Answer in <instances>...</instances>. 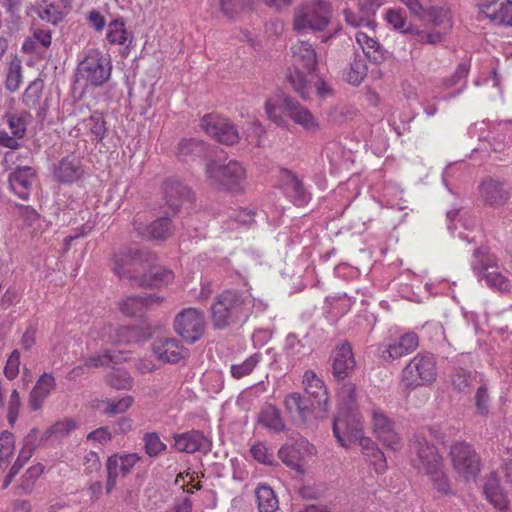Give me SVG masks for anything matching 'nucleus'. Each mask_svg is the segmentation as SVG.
Instances as JSON below:
<instances>
[{
  "label": "nucleus",
  "mask_w": 512,
  "mask_h": 512,
  "mask_svg": "<svg viewBox=\"0 0 512 512\" xmlns=\"http://www.w3.org/2000/svg\"><path fill=\"white\" fill-rule=\"evenodd\" d=\"M284 406L292 420L300 424H306L313 419H323L327 415L324 409L316 407L309 398L298 392L288 394L284 399Z\"/></svg>",
  "instance_id": "13"
},
{
  "label": "nucleus",
  "mask_w": 512,
  "mask_h": 512,
  "mask_svg": "<svg viewBox=\"0 0 512 512\" xmlns=\"http://www.w3.org/2000/svg\"><path fill=\"white\" fill-rule=\"evenodd\" d=\"M277 454L283 464L297 472H303L307 461L306 455L300 450H277Z\"/></svg>",
  "instance_id": "44"
},
{
  "label": "nucleus",
  "mask_w": 512,
  "mask_h": 512,
  "mask_svg": "<svg viewBox=\"0 0 512 512\" xmlns=\"http://www.w3.org/2000/svg\"><path fill=\"white\" fill-rule=\"evenodd\" d=\"M152 259L153 253L145 248L123 247L113 255L112 270L119 278L137 285L143 271H146L147 262Z\"/></svg>",
  "instance_id": "5"
},
{
  "label": "nucleus",
  "mask_w": 512,
  "mask_h": 512,
  "mask_svg": "<svg viewBox=\"0 0 512 512\" xmlns=\"http://www.w3.org/2000/svg\"><path fill=\"white\" fill-rule=\"evenodd\" d=\"M451 382L459 392H465L476 381L477 375L463 368H455L451 373Z\"/></svg>",
  "instance_id": "47"
},
{
  "label": "nucleus",
  "mask_w": 512,
  "mask_h": 512,
  "mask_svg": "<svg viewBox=\"0 0 512 512\" xmlns=\"http://www.w3.org/2000/svg\"><path fill=\"white\" fill-rule=\"evenodd\" d=\"M257 419L260 425L274 433H278L286 429L281 411L273 404H265L261 408Z\"/></svg>",
  "instance_id": "32"
},
{
  "label": "nucleus",
  "mask_w": 512,
  "mask_h": 512,
  "mask_svg": "<svg viewBox=\"0 0 512 512\" xmlns=\"http://www.w3.org/2000/svg\"><path fill=\"white\" fill-rule=\"evenodd\" d=\"M261 361V354L254 353L240 364H232L230 372L233 378L241 379L252 373L257 364Z\"/></svg>",
  "instance_id": "48"
},
{
  "label": "nucleus",
  "mask_w": 512,
  "mask_h": 512,
  "mask_svg": "<svg viewBox=\"0 0 512 512\" xmlns=\"http://www.w3.org/2000/svg\"><path fill=\"white\" fill-rule=\"evenodd\" d=\"M474 399L477 412L481 415H487L489 412L490 397L485 384L477 388Z\"/></svg>",
  "instance_id": "58"
},
{
  "label": "nucleus",
  "mask_w": 512,
  "mask_h": 512,
  "mask_svg": "<svg viewBox=\"0 0 512 512\" xmlns=\"http://www.w3.org/2000/svg\"><path fill=\"white\" fill-rule=\"evenodd\" d=\"M30 457L31 450H19L16 458L13 450H0V475L9 468V472L2 481V489L5 490L10 486L14 477Z\"/></svg>",
  "instance_id": "23"
},
{
  "label": "nucleus",
  "mask_w": 512,
  "mask_h": 512,
  "mask_svg": "<svg viewBox=\"0 0 512 512\" xmlns=\"http://www.w3.org/2000/svg\"><path fill=\"white\" fill-rule=\"evenodd\" d=\"M157 257L153 253V259L147 262L146 271H143L136 286L162 287L174 280V272L164 266L158 265Z\"/></svg>",
  "instance_id": "22"
},
{
  "label": "nucleus",
  "mask_w": 512,
  "mask_h": 512,
  "mask_svg": "<svg viewBox=\"0 0 512 512\" xmlns=\"http://www.w3.org/2000/svg\"><path fill=\"white\" fill-rule=\"evenodd\" d=\"M425 18H427L428 22H430L433 26L442 27L443 31H446L447 33L452 28V21L449 15V11L444 8H427V14Z\"/></svg>",
  "instance_id": "45"
},
{
  "label": "nucleus",
  "mask_w": 512,
  "mask_h": 512,
  "mask_svg": "<svg viewBox=\"0 0 512 512\" xmlns=\"http://www.w3.org/2000/svg\"><path fill=\"white\" fill-rule=\"evenodd\" d=\"M329 364L334 379L343 381L348 378L356 367L351 343L344 341L336 346L331 352Z\"/></svg>",
  "instance_id": "15"
},
{
  "label": "nucleus",
  "mask_w": 512,
  "mask_h": 512,
  "mask_svg": "<svg viewBox=\"0 0 512 512\" xmlns=\"http://www.w3.org/2000/svg\"><path fill=\"white\" fill-rule=\"evenodd\" d=\"M221 11L225 16L233 18L251 5V0H219Z\"/></svg>",
  "instance_id": "55"
},
{
  "label": "nucleus",
  "mask_w": 512,
  "mask_h": 512,
  "mask_svg": "<svg viewBox=\"0 0 512 512\" xmlns=\"http://www.w3.org/2000/svg\"><path fill=\"white\" fill-rule=\"evenodd\" d=\"M479 192L487 205L499 207L504 205L510 198L511 188L505 180L486 177L479 184Z\"/></svg>",
  "instance_id": "19"
},
{
  "label": "nucleus",
  "mask_w": 512,
  "mask_h": 512,
  "mask_svg": "<svg viewBox=\"0 0 512 512\" xmlns=\"http://www.w3.org/2000/svg\"><path fill=\"white\" fill-rule=\"evenodd\" d=\"M355 38L365 55L375 63H380L385 59L382 46L373 36H370L365 32L358 31L355 34Z\"/></svg>",
  "instance_id": "35"
},
{
  "label": "nucleus",
  "mask_w": 512,
  "mask_h": 512,
  "mask_svg": "<svg viewBox=\"0 0 512 512\" xmlns=\"http://www.w3.org/2000/svg\"><path fill=\"white\" fill-rule=\"evenodd\" d=\"M278 111L288 115L296 124L301 125L307 130L318 128V123L312 113L290 96H285L278 106L272 104L269 100L266 101L265 113L268 118L277 125H282L284 120Z\"/></svg>",
  "instance_id": "8"
},
{
  "label": "nucleus",
  "mask_w": 512,
  "mask_h": 512,
  "mask_svg": "<svg viewBox=\"0 0 512 512\" xmlns=\"http://www.w3.org/2000/svg\"><path fill=\"white\" fill-rule=\"evenodd\" d=\"M20 407H21L20 396H19L18 391L16 389H14L10 395V399L8 402V413H7L8 422L12 426L14 425V423L16 422V420L19 416Z\"/></svg>",
  "instance_id": "63"
},
{
  "label": "nucleus",
  "mask_w": 512,
  "mask_h": 512,
  "mask_svg": "<svg viewBox=\"0 0 512 512\" xmlns=\"http://www.w3.org/2000/svg\"><path fill=\"white\" fill-rule=\"evenodd\" d=\"M36 177L34 168L17 166L8 176L9 188L21 200L28 201Z\"/></svg>",
  "instance_id": "21"
},
{
  "label": "nucleus",
  "mask_w": 512,
  "mask_h": 512,
  "mask_svg": "<svg viewBox=\"0 0 512 512\" xmlns=\"http://www.w3.org/2000/svg\"><path fill=\"white\" fill-rule=\"evenodd\" d=\"M482 12L498 24L512 26V0H496L483 4Z\"/></svg>",
  "instance_id": "30"
},
{
  "label": "nucleus",
  "mask_w": 512,
  "mask_h": 512,
  "mask_svg": "<svg viewBox=\"0 0 512 512\" xmlns=\"http://www.w3.org/2000/svg\"><path fill=\"white\" fill-rule=\"evenodd\" d=\"M20 365V352L14 350L9 356L6 365L4 367V374L9 380H13L19 373Z\"/></svg>",
  "instance_id": "64"
},
{
  "label": "nucleus",
  "mask_w": 512,
  "mask_h": 512,
  "mask_svg": "<svg viewBox=\"0 0 512 512\" xmlns=\"http://www.w3.org/2000/svg\"><path fill=\"white\" fill-rule=\"evenodd\" d=\"M164 198L167 206L176 214L181 207H190L195 201L191 188L176 178H169L164 184Z\"/></svg>",
  "instance_id": "16"
},
{
  "label": "nucleus",
  "mask_w": 512,
  "mask_h": 512,
  "mask_svg": "<svg viewBox=\"0 0 512 512\" xmlns=\"http://www.w3.org/2000/svg\"><path fill=\"white\" fill-rule=\"evenodd\" d=\"M37 14L41 20L53 25H57L63 19L62 13L59 11L58 7L53 4L39 8Z\"/></svg>",
  "instance_id": "59"
},
{
  "label": "nucleus",
  "mask_w": 512,
  "mask_h": 512,
  "mask_svg": "<svg viewBox=\"0 0 512 512\" xmlns=\"http://www.w3.org/2000/svg\"><path fill=\"white\" fill-rule=\"evenodd\" d=\"M115 354L112 350H106L104 353L89 357L85 361L87 367H103L108 366L110 363L115 362Z\"/></svg>",
  "instance_id": "61"
},
{
  "label": "nucleus",
  "mask_w": 512,
  "mask_h": 512,
  "mask_svg": "<svg viewBox=\"0 0 512 512\" xmlns=\"http://www.w3.org/2000/svg\"><path fill=\"white\" fill-rule=\"evenodd\" d=\"M206 175L212 182L229 191H239L245 180L246 172L241 163L230 160L226 164L216 161L206 165Z\"/></svg>",
  "instance_id": "10"
},
{
  "label": "nucleus",
  "mask_w": 512,
  "mask_h": 512,
  "mask_svg": "<svg viewBox=\"0 0 512 512\" xmlns=\"http://www.w3.org/2000/svg\"><path fill=\"white\" fill-rule=\"evenodd\" d=\"M201 127L207 135L224 145H234L240 139L235 125L218 114L204 115L201 119Z\"/></svg>",
  "instance_id": "14"
},
{
  "label": "nucleus",
  "mask_w": 512,
  "mask_h": 512,
  "mask_svg": "<svg viewBox=\"0 0 512 512\" xmlns=\"http://www.w3.org/2000/svg\"><path fill=\"white\" fill-rule=\"evenodd\" d=\"M412 463L420 472L431 477L434 488L442 495L451 493V485L442 470V458L437 450H417Z\"/></svg>",
  "instance_id": "9"
},
{
  "label": "nucleus",
  "mask_w": 512,
  "mask_h": 512,
  "mask_svg": "<svg viewBox=\"0 0 512 512\" xmlns=\"http://www.w3.org/2000/svg\"><path fill=\"white\" fill-rule=\"evenodd\" d=\"M77 427V423L70 418L57 421L55 424H53L48 430L47 434L48 437L55 436V437H64L68 435L70 432L75 430Z\"/></svg>",
  "instance_id": "57"
},
{
  "label": "nucleus",
  "mask_w": 512,
  "mask_h": 512,
  "mask_svg": "<svg viewBox=\"0 0 512 512\" xmlns=\"http://www.w3.org/2000/svg\"><path fill=\"white\" fill-rule=\"evenodd\" d=\"M152 350L157 357L167 363H178L185 358L188 350L175 338H161L153 343Z\"/></svg>",
  "instance_id": "28"
},
{
  "label": "nucleus",
  "mask_w": 512,
  "mask_h": 512,
  "mask_svg": "<svg viewBox=\"0 0 512 512\" xmlns=\"http://www.w3.org/2000/svg\"><path fill=\"white\" fill-rule=\"evenodd\" d=\"M419 345L415 332H408L378 348L380 358L388 363L412 353Z\"/></svg>",
  "instance_id": "17"
},
{
  "label": "nucleus",
  "mask_w": 512,
  "mask_h": 512,
  "mask_svg": "<svg viewBox=\"0 0 512 512\" xmlns=\"http://www.w3.org/2000/svg\"><path fill=\"white\" fill-rule=\"evenodd\" d=\"M134 398L132 396H125L118 401H108L105 413L109 416L124 413L133 404Z\"/></svg>",
  "instance_id": "60"
},
{
  "label": "nucleus",
  "mask_w": 512,
  "mask_h": 512,
  "mask_svg": "<svg viewBox=\"0 0 512 512\" xmlns=\"http://www.w3.org/2000/svg\"><path fill=\"white\" fill-rule=\"evenodd\" d=\"M415 36L416 41L421 44H439L442 43L446 36V31H433V32H425L422 30H418L417 28H414V32L411 34Z\"/></svg>",
  "instance_id": "56"
},
{
  "label": "nucleus",
  "mask_w": 512,
  "mask_h": 512,
  "mask_svg": "<svg viewBox=\"0 0 512 512\" xmlns=\"http://www.w3.org/2000/svg\"><path fill=\"white\" fill-rule=\"evenodd\" d=\"M498 259L491 249L482 245L473 251L471 266L473 272L484 279L486 284L500 292H507L512 288V283L504 274L498 271Z\"/></svg>",
  "instance_id": "6"
},
{
  "label": "nucleus",
  "mask_w": 512,
  "mask_h": 512,
  "mask_svg": "<svg viewBox=\"0 0 512 512\" xmlns=\"http://www.w3.org/2000/svg\"><path fill=\"white\" fill-rule=\"evenodd\" d=\"M436 360L431 353H418L402 369L400 384L407 390L430 385L436 380Z\"/></svg>",
  "instance_id": "7"
},
{
  "label": "nucleus",
  "mask_w": 512,
  "mask_h": 512,
  "mask_svg": "<svg viewBox=\"0 0 512 512\" xmlns=\"http://www.w3.org/2000/svg\"><path fill=\"white\" fill-rule=\"evenodd\" d=\"M367 75V65L364 58H355L346 74V80L353 86L362 83Z\"/></svg>",
  "instance_id": "51"
},
{
  "label": "nucleus",
  "mask_w": 512,
  "mask_h": 512,
  "mask_svg": "<svg viewBox=\"0 0 512 512\" xmlns=\"http://www.w3.org/2000/svg\"><path fill=\"white\" fill-rule=\"evenodd\" d=\"M147 236L154 240H165L172 234L169 217H160L150 223L146 228Z\"/></svg>",
  "instance_id": "42"
},
{
  "label": "nucleus",
  "mask_w": 512,
  "mask_h": 512,
  "mask_svg": "<svg viewBox=\"0 0 512 512\" xmlns=\"http://www.w3.org/2000/svg\"><path fill=\"white\" fill-rule=\"evenodd\" d=\"M294 71L289 72L288 82L294 91L304 100L310 99L311 85L303 74L315 73L317 69V53L311 43L308 41H298L291 46Z\"/></svg>",
  "instance_id": "3"
},
{
  "label": "nucleus",
  "mask_w": 512,
  "mask_h": 512,
  "mask_svg": "<svg viewBox=\"0 0 512 512\" xmlns=\"http://www.w3.org/2000/svg\"><path fill=\"white\" fill-rule=\"evenodd\" d=\"M78 71L87 84L99 87L110 79L111 60L109 57L102 55L99 50H91L80 63Z\"/></svg>",
  "instance_id": "12"
},
{
  "label": "nucleus",
  "mask_w": 512,
  "mask_h": 512,
  "mask_svg": "<svg viewBox=\"0 0 512 512\" xmlns=\"http://www.w3.org/2000/svg\"><path fill=\"white\" fill-rule=\"evenodd\" d=\"M372 429L375 437L387 448H393L400 442V436L395 429V422L383 410L374 407L371 411Z\"/></svg>",
  "instance_id": "18"
},
{
  "label": "nucleus",
  "mask_w": 512,
  "mask_h": 512,
  "mask_svg": "<svg viewBox=\"0 0 512 512\" xmlns=\"http://www.w3.org/2000/svg\"><path fill=\"white\" fill-rule=\"evenodd\" d=\"M255 298L247 286L223 290L213 300L209 313L212 327L224 330L242 325L253 313Z\"/></svg>",
  "instance_id": "2"
},
{
  "label": "nucleus",
  "mask_w": 512,
  "mask_h": 512,
  "mask_svg": "<svg viewBox=\"0 0 512 512\" xmlns=\"http://www.w3.org/2000/svg\"><path fill=\"white\" fill-rule=\"evenodd\" d=\"M173 327L184 341L193 344L204 335L206 329L204 312L197 308H185L175 316Z\"/></svg>",
  "instance_id": "11"
},
{
  "label": "nucleus",
  "mask_w": 512,
  "mask_h": 512,
  "mask_svg": "<svg viewBox=\"0 0 512 512\" xmlns=\"http://www.w3.org/2000/svg\"><path fill=\"white\" fill-rule=\"evenodd\" d=\"M163 301L162 297L156 294L141 293L128 296L120 303V311L129 317H142L153 305Z\"/></svg>",
  "instance_id": "26"
},
{
  "label": "nucleus",
  "mask_w": 512,
  "mask_h": 512,
  "mask_svg": "<svg viewBox=\"0 0 512 512\" xmlns=\"http://www.w3.org/2000/svg\"><path fill=\"white\" fill-rule=\"evenodd\" d=\"M338 413L333 421V433L342 447L359 445L368 448L371 442L363 435L361 416L358 411L356 386L343 383L337 392Z\"/></svg>",
  "instance_id": "1"
},
{
  "label": "nucleus",
  "mask_w": 512,
  "mask_h": 512,
  "mask_svg": "<svg viewBox=\"0 0 512 512\" xmlns=\"http://www.w3.org/2000/svg\"><path fill=\"white\" fill-rule=\"evenodd\" d=\"M127 35L125 23L122 19H115L109 23L106 38L111 44L124 45L127 41Z\"/></svg>",
  "instance_id": "52"
},
{
  "label": "nucleus",
  "mask_w": 512,
  "mask_h": 512,
  "mask_svg": "<svg viewBox=\"0 0 512 512\" xmlns=\"http://www.w3.org/2000/svg\"><path fill=\"white\" fill-rule=\"evenodd\" d=\"M469 70H470L469 63L461 62L457 66L455 72L450 77H447L443 80L442 84H443V87L446 89L455 87L463 80V85H462L461 89H459L455 93H451L448 96L444 97V100L452 99V98L460 95L463 92L464 88L466 87V82H467L466 78L469 74Z\"/></svg>",
  "instance_id": "40"
},
{
  "label": "nucleus",
  "mask_w": 512,
  "mask_h": 512,
  "mask_svg": "<svg viewBox=\"0 0 512 512\" xmlns=\"http://www.w3.org/2000/svg\"><path fill=\"white\" fill-rule=\"evenodd\" d=\"M175 485L186 493H193L201 489L198 475L194 472L179 473L175 479Z\"/></svg>",
  "instance_id": "54"
},
{
  "label": "nucleus",
  "mask_w": 512,
  "mask_h": 512,
  "mask_svg": "<svg viewBox=\"0 0 512 512\" xmlns=\"http://www.w3.org/2000/svg\"><path fill=\"white\" fill-rule=\"evenodd\" d=\"M209 152L208 144L197 138H183L176 147V155L182 161L204 159Z\"/></svg>",
  "instance_id": "29"
},
{
  "label": "nucleus",
  "mask_w": 512,
  "mask_h": 512,
  "mask_svg": "<svg viewBox=\"0 0 512 512\" xmlns=\"http://www.w3.org/2000/svg\"><path fill=\"white\" fill-rule=\"evenodd\" d=\"M332 7L327 0H304L294 11L293 29L298 34L322 32L329 26Z\"/></svg>",
  "instance_id": "4"
},
{
  "label": "nucleus",
  "mask_w": 512,
  "mask_h": 512,
  "mask_svg": "<svg viewBox=\"0 0 512 512\" xmlns=\"http://www.w3.org/2000/svg\"><path fill=\"white\" fill-rule=\"evenodd\" d=\"M450 456L455 469L467 480L474 478L481 469V461L475 450H452Z\"/></svg>",
  "instance_id": "27"
},
{
  "label": "nucleus",
  "mask_w": 512,
  "mask_h": 512,
  "mask_svg": "<svg viewBox=\"0 0 512 512\" xmlns=\"http://www.w3.org/2000/svg\"><path fill=\"white\" fill-rule=\"evenodd\" d=\"M144 337V333L134 326H120L115 328L112 341L116 344L136 343Z\"/></svg>",
  "instance_id": "43"
},
{
  "label": "nucleus",
  "mask_w": 512,
  "mask_h": 512,
  "mask_svg": "<svg viewBox=\"0 0 512 512\" xmlns=\"http://www.w3.org/2000/svg\"><path fill=\"white\" fill-rule=\"evenodd\" d=\"M286 194L292 199L293 203L297 206L305 205L310 195L307 193L302 181L292 173L287 175L284 183Z\"/></svg>",
  "instance_id": "36"
},
{
  "label": "nucleus",
  "mask_w": 512,
  "mask_h": 512,
  "mask_svg": "<svg viewBox=\"0 0 512 512\" xmlns=\"http://www.w3.org/2000/svg\"><path fill=\"white\" fill-rule=\"evenodd\" d=\"M283 351L291 362H296L311 353V348L299 339L295 333H289L283 345Z\"/></svg>",
  "instance_id": "37"
},
{
  "label": "nucleus",
  "mask_w": 512,
  "mask_h": 512,
  "mask_svg": "<svg viewBox=\"0 0 512 512\" xmlns=\"http://www.w3.org/2000/svg\"><path fill=\"white\" fill-rule=\"evenodd\" d=\"M344 16L347 24L352 27H367L371 30H374L375 22L373 20L367 19L363 16H358L351 10L345 9Z\"/></svg>",
  "instance_id": "62"
},
{
  "label": "nucleus",
  "mask_w": 512,
  "mask_h": 512,
  "mask_svg": "<svg viewBox=\"0 0 512 512\" xmlns=\"http://www.w3.org/2000/svg\"><path fill=\"white\" fill-rule=\"evenodd\" d=\"M56 386L55 378L52 374L44 373L36 382L30 392L29 406L33 411L38 410L50 391Z\"/></svg>",
  "instance_id": "31"
},
{
  "label": "nucleus",
  "mask_w": 512,
  "mask_h": 512,
  "mask_svg": "<svg viewBox=\"0 0 512 512\" xmlns=\"http://www.w3.org/2000/svg\"><path fill=\"white\" fill-rule=\"evenodd\" d=\"M26 113H7L5 115L6 123L11 130V134L19 137L20 139L24 138L27 131V120Z\"/></svg>",
  "instance_id": "49"
},
{
  "label": "nucleus",
  "mask_w": 512,
  "mask_h": 512,
  "mask_svg": "<svg viewBox=\"0 0 512 512\" xmlns=\"http://www.w3.org/2000/svg\"><path fill=\"white\" fill-rule=\"evenodd\" d=\"M106 383L117 390H129L133 385V378L124 370H115L106 376Z\"/></svg>",
  "instance_id": "50"
},
{
  "label": "nucleus",
  "mask_w": 512,
  "mask_h": 512,
  "mask_svg": "<svg viewBox=\"0 0 512 512\" xmlns=\"http://www.w3.org/2000/svg\"><path fill=\"white\" fill-rule=\"evenodd\" d=\"M43 472V464H35L30 466L22 476L21 483L17 487L19 495H26V493H30L31 490L33 489V485L35 484L37 479L43 474Z\"/></svg>",
  "instance_id": "46"
},
{
  "label": "nucleus",
  "mask_w": 512,
  "mask_h": 512,
  "mask_svg": "<svg viewBox=\"0 0 512 512\" xmlns=\"http://www.w3.org/2000/svg\"><path fill=\"white\" fill-rule=\"evenodd\" d=\"M486 499L499 511H505L508 507V499L502 491L499 480L495 474H491L484 486Z\"/></svg>",
  "instance_id": "33"
},
{
  "label": "nucleus",
  "mask_w": 512,
  "mask_h": 512,
  "mask_svg": "<svg viewBox=\"0 0 512 512\" xmlns=\"http://www.w3.org/2000/svg\"><path fill=\"white\" fill-rule=\"evenodd\" d=\"M257 508L259 512H278L279 499L276 492L267 485H259L255 490Z\"/></svg>",
  "instance_id": "34"
},
{
  "label": "nucleus",
  "mask_w": 512,
  "mask_h": 512,
  "mask_svg": "<svg viewBox=\"0 0 512 512\" xmlns=\"http://www.w3.org/2000/svg\"><path fill=\"white\" fill-rule=\"evenodd\" d=\"M85 170L79 156L72 153L63 157L54 169V177L63 184L78 181L84 175Z\"/></svg>",
  "instance_id": "25"
},
{
  "label": "nucleus",
  "mask_w": 512,
  "mask_h": 512,
  "mask_svg": "<svg viewBox=\"0 0 512 512\" xmlns=\"http://www.w3.org/2000/svg\"><path fill=\"white\" fill-rule=\"evenodd\" d=\"M44 89V82L37 78L33 80L26 88L23 94V103L28 108L39 107L37 117L41 116L42 108L40 107L41 97Z\"/></svg>",
  "instance_id": "41"
},
{
  "label": "nucleus",
  "mask_w": 512,
  "mask_h": 512,
  "mask_svg": "<svg viewBox=\"0 0 512 512\" xmlns=\"http://www.w3.org/2000/svg\"><path fill=\"white\" fill-rule=\"evenodd\" d=\"M385 19L395 30L400 31L403 34H412L414 32L412 24H407L405 17L399 10H387Z\"/></svg>",
  "instance_id": "53"
},
{
  "label": "nucleus",
  "mask_w": 512,
  "mask_h": 512,
  "mask_svg": "<svg viewBox=\"0 0 512 512\" xmlns=\"http://www.w3.org/2000/svg\"><path fill=\"white\" fill-rule=\"evenodd\" d=\"M85 128L89 131L92 141L102 142L105 138L108 128L103 114L99 112L92 113L83 121Z\"/></svg>",
  "instance_id": "39"
},
{
  "label": "nucleus",
  "mask_w": 512,
  "mask_h": 512,
  "mask_svg": "<svg viewBox=\"0 0 512 512\" xmlns=\"http://www.w3.org/2000/svg\"><path fill=\"white\" fill-rule=\"evenodd\" d=\"M174 440L177 448H209L212 444L202 432L197 430L175 434Z\"/></svg>",
  "instance_id": "38"
},
{
  "label": "nucleus",
  "mask_w": 512,
  "mask_h": 512,
  "mask_svg": "<svg viewBox=\"0 0 512 512\" xmlns=\"http://www.w3.org/2000/svg\"><path fill=\"white\" fill-rule=\"evenodd\" d=\"M139 461L136 453L114 454L107 461L106 492L110 493L116 486L119 476H126Z\"/></svg>",
  "instance_id": "20"
},
{
  "label": "nucleus",
  "mask_w": 512,
  "mask_h": 512,
  "mask_svg": "<svg viewBox=\"0 0 512 512\" xmlns=\"http://www.w3.org/2000/svg\"><path fill=\"white\" fill-rule=\"evenodd\" d=\"M303 384L305 386V393L303 395L309 398L316 407L324 409V412L327 414L329 395L324 381L313 371H306L303 376Z\"/></svg>",
  "instance_id": "24"
}]
</instances>
